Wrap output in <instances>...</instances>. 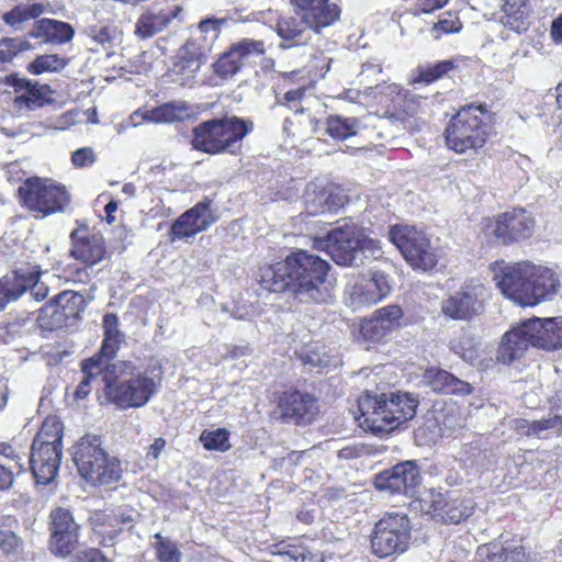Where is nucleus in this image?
<instances>
[{
  "mask_svg": "<svg viewBox=\"0 0 562 562\" xmlns=\"http://www.w3.org/2000/svg\"><path fill=\"white\" fill-rule=\"evenodd\" d=\"M186 0H161L146 7L135 23V35L147 40L181 22Z\"/></svg>",
  "mask_w": 562,
  "mask_h": 562,
  "instance_id": "15",
  "label": "nucleus"
},
{
  "mask_svg": "<svg viewBox=\"0 0 562 562\" xmlns=\"http://www.w3.org/2000/svg\"><path fill=\"white\" fill-rule=\"evenodd\" d=\"M104 338L100 352L94 357H102V361L108 363L120 348L123 341V334L119 329V318L115 314L109 313L103 317Z\"/></svg>",
  "mask_w": 562,
  "mask_h": 562,
  "instance_id": "35",
  "label": "nucleus"
},
{
  "mask_svg": "<svg viewBox=\"0 0 562 562\" xmlns=\"http://www.w3.org/2000/svg\"><path fill=\"white\" fill-rule=\"evenodd\" d=\"M423 382L435 392L464 395L471 393L472 390L468 382L459 380L451 373L438 368L427 369L424 372Z\"/></svg>",
  "mask_w": 562,
  "mask_h": 562,
  "instance_id": "31",
  "label": "nucleus"
},
{
  "mask_svg": "<svg viewBox=\"0 0 562 562\" xmlns=\"http://www.w3.org/2000/svg\"><path fill=\"white\" fill-rule=\"evenodd\" d=\"M486 296V288L481 282H468L460 291L445 299L441 312L452 319H469L477 314Z\"/></svg>",
  "mask_w": 562,
  "mask_h": 562,
  "instance_id": "18",
  "label": "nucleus"
},
{
  "mask_svg": "<svg viewBox=\"0 0 562 562\" xmlns=\"http://www.w3.org/2000/svg\"><path fill=\"white\" fill-rule=\"evenodd\" d=\"M9 83L14 88V108L19 111L35 110L50 101V89L45 85L32 83L30 80L11 76Z\"/></svg>",
  "mask_w": 562,
  "mask_h": 562,
  "instance_id": "24",
  "label": "nucleus"
},
{
  "mask_svg": "<svg viewBox=\"0 0 562 562\" xmlns=\"http://www.w3.org/2000/svg\"><path fill=\"white\" fill-rule=\"evenodd\" d=\"M418 401L409 393H392L389 397L366 395L359 400V425L373 434L389 432L416 414Z\"/></svg>",
  "mask_w": 562,
  "mask_h": 562,
  "instance_id": "5",
  "label": "nucleus"
},
{
  "mask_svg": "<svg viewBox=\"0 0 562 562\" xmlns=\"http://www.w3.org/2000/svg\"><path fill=\"white\" fill-rule=\"evenodd\" d=\"M389 238L414 270L428 272L438 266L439 249L414 226L394 225L390 228Z\"/></svg>",
  "mask_w": 562,
  "mask_h": 562,
  "instance_id": "9",
  "label": "nucleus"
},
{
  "mask_svg": "<svg viewBox=\"0 0 562 562\" xmlns=\"http://www.w3.org/2000/svg\"><path fill=\"white\" fill-rule=\"evenodd\" d=\"M359 239L361 263L363 262V258L379 259L380 257H382L383 251L381 249L380 243L367 236L361 227Z\"/></svg>",
  "mask_w": 562,
  "mask_h": 562,
  "instance_id": "54",
  "label": "nucleus"
},
{
  "mask_svg": "<svg viewBox=\"0 0 562 562\" xmlns=\"http://www.w3.org/2000/svg\"><path fill=\"white\" fill-rule=\"evenodd\" d=\"M3 21L11 25V26H18L22 24L23 22L27 21L25 15V10L22 4L14 7L11 11L5 12L3 14Z\"/></svg>",
  "mask_w": 562,
  "mask_h": 562,
  "instance_id": "59",
  "label": "nucleus"
},
{
  "mask_svg": "<svg viewBox=\"0 0 562 562\" xmlns=\"http://www.w3.org/2000/svg\"><path fill=\"white\" fill-rule=\"evenodd\" d=\"M360 227L355 223L330 229L323 237H315L314 248L326 251L339 266H358L361 263L359 239Z\"/></svg>",
  "mask_w": 562,
  "mask_h": 562,
  "instance_id": "13",
  "label": "nucleus"
},
{
  "mask_svg": "<svg viewBox=\"0 0 562 562\" xmlns=\"http://www.w3.org/2000/svg\"><path fill=\"white\" fill-rule=\"evenodd\" d=\"M72 460L80 476L92 485L116 483L122 476L120 461L104 450L98 436L81 437L72 447Z\"/></svg>",
  "mask_w": 562,
  "mask_h": 562,
  "instance_id": "6",
  "label": "nucleus"
},
{
  "mask_svg": "<svg viewBox=\"0 0 562 562\" xmlns=\"http://www.w3.org/2000/svg\"><path fill=\"white\" fill-rule=\"evenodd\" d=\"M404 312L400 305L390 304L375 310L361 322L360 333L370 341H381L403 326Z\"/></svg>",
  "mask_w": 562,
  "mask_h": 562,
  "instance_id": "20",
  "label": "nucleus"
},
{
  "mask_svg": "<svg viewBox=\"0 0 562 562\" xmlns=\"http://www.w3.org/2000/svg\"><path fill=\"white\" fill-rule=\"evenodd\" d=\"M32 281L29 267L20 268L0 278V312L8 303L18 300L27 290V283Z\"/></svg>",
  "mask_w": 562,
  "mask_h": 562,
  "instance_id": "32",
  "label": "nucleus"
},
{
  "mask_svg": "<svg viewBox=\"0 0 562 562\" xmlns=\"http://www.w3.org/2000/svg\"><path fill=\"white\" fill-rule=\"evenodd\" d=\"M252 127L251 121L236 116L210 120L194 127L192 146L207 154L235 153Z\"/></svg>",
  "mask_w": 562,
  "mask_h": 562,
  "instance_id": "7",
  "label": "nucleus"
},
{
  "mask_svg": "<svg viewBox=\"0 0 562 562\" xmlns=\"http://www.w3.org/2000/svg\"><path fill=\"white\" fill-rule=\"evenodd\" d=\"M67 319L65 312H63L55 302L43 306L37 316L40 327L46 330H54L63 327Z\"/></svg>",
  "mask_w": 562,
  "mask_h": 562,
  "instance_id": "42",
  "label": "nucleus"
},
{
  "mask_svg": "<svg viewBox=\"0 0 562 562\" xmlns=\"http://www.w3.org/2000/svg\"><path fill=\"white\" fill-rule=\"evenodd\" d=\"M491 133L486 113L481 106L461 109L449 122L445 138L449 149L457 154L477 151Z\"/></svg>",
  "mask_w": 562,
  "mask_h": 562,
  "instance_id": "8",
  "label": "nucleus"
},
{
  "mask_svg": "<svg viewBox=\"0 0 562 562\" xmlns=\"http://www.w3.org/2000/svg\"><path fill=\"white\" fill-rule=\"evenodd\" d=\"M480 560L486 562H529L530 555L521 543L501 548L497 543H488L477 549Z\"/></svg>",
  "mask_w": 562,
  "mask_h": 562,
  "instance_id": "33",
  "label": "nucleus"
},
{
  "mask_svg": "<svg viewBox=\"0 0 562 562\" xmlns=\"http://www.w3.org/2000/svg\"><path fill=\"white\" fill-rule=\"evenodd\" d=\"M71 256L86 265L93 266L101 261L105 254L101 235L89 233L87 227L77 228L71 233Z\"/></svg>",
  "mask_w": 562,
  "mask_h": 562,
  "instance_id": "26",
  "label": "nucleus"
},
{
  "mask_svg": "<svg viewBox=\"0 0 562 562\" xmlns=\"http://www.w3.org/2000/svg\"><path fill=\"white\" fill-rule=\"evenodd\" d=\"M66 66V60L57 54L37 56L29 66V72L42 75L44 72L58 71Z\"/></svg>",
  "mask_w": 562,
  "mask_h": 562,
  "instance_id": "48",
  "label": "nucleus"
},
{
  "mask_svg": "<svg viewBox=\"0 0 562 562\" xmlns=\"http://www.w3.org/2000/svg\"><path fill=\"white\" fill-rule=\"evenodd\" d=\"M496 288L507 300L522 307L552 301L559 293V276L549 267L529 260L491 265Z\"/></svg>",
  "mask_w": 562,
  "mask_h": 562,
  "instance_id": "1",
  "label": "nucleus"
},
{
  "mask_svg": "<svg viewBox=\"0 0 562 562\" xmlns=\"http://www.w3.org/2000/svg\"><path fill=\"white\" fill-rule=\"evenodd\" d=\"M420 482V474L413 461H406L385 470L374 477V486L389 494L413 495Z\"/></svg>",
  "mask_w": 562,
  "mask_h": 562,
  "instance_id": "19",
  "label": "nucleus"
},
{
  "mask_svg": "<svg viewBox=\"0 0 562 562\" xmlns=\"http://www.w3.org/2000/svg\"><path fill=\"white\" fill-rule=\"evenodd\" d=\"M283 562H314L313 555L303 547H283Z\"/></svg>",
  "mask_w": 562,
  "mask_h": 562,
  "instance_id": "57",
  "label": "nucleus"
},
{
  "mask_svg": "<svg viewBox=\"0 0 562 562\" xmlns=\"http://www.w3.org/2000/svg\"><path fill=\"white\" fill-rule=\"evenodd\" d=\"M535 228V220L524 209H514L497 216L487 225V233L502 244H512L529 238Z\"/></svg>",
  "mask_w": 562,
  "mask_h": 562,
  "instance_id": "16",
  "label": "nucleus"
},
{
  "mask_svg": "<svg viewBox=\"0 0 562 562\" xmlns=\"http://www.w3.org/2000/svg\"><path fill=\"white\" fill-rule=\"evenodd\" d=\"M49 518V550L56 557L65 559L77 548L80 525L68 509L61 507L52 510Z\"/></svg>",
  "mask_w": 562,
  "mask_h": 562,
  "instance_id": "17",
  "label": "nucleus"
},
{
  "mask_svg": "<svg viewBox=\"0 0 562 562\" xmlns=\"http://www.w3.org/2000/svg\"><path fill=\"white\" fill-rule=\"evenodd\" d=\"M550 34L555 43H562V14L552 21Z\"/></svg>",
  "mask_w": 562,
  "mask_h": 562,
  "instance_id": "64",
  "label": "nucleus"
},
{
  "mask_svg": "<svg viewBox=\"0 0 562 562\" xmlns=\"http://www.w3.org/2000/svg\"><path fill=\"white\" fill-rule=\"evenodd\" d=\"M411 530V521L406 514H385L375 524L371 537L373 553L380 558L403 553L408 548Z\"/></svg>",
  "mask_w": 562,
  "mask_h": 562,
  "instance_id": "12",
  "label": "nucleus"
},
{
  "mask_svg": "<svg viewBox=\"0 0 562 562\" xmlns=\"http://www.w3.org/2000/svg\"><path fill=\"white\" fill-rule=\"evenodd\" d=\"M0 454L8 461L7 464L13 467L14 471H21L22 465L20 463V457L12 446L8 443H0Z\"/></svg>",
  "mask_w": 562,
  "mask_h": 562,
  "instance_id": "60",
  "label": "nucleus"
},
{
  "mask_svg": "<svg viewBox=\"0 0 562 562\" xmlns=\"http://www.w3.org/2000/svg\"><path fill=\"white\" fill-rule=\"evenodd\" d=\"M14 469L10 464L0 462V491L9 488L13 483Z\"/></svg>",
  "mask_w": 562,
  "mask_h": 562,
  "instance_id": "62",
  "label": "nucleus"
},
{
  "mask_svg": "<svg viewBox=\"0 0 562 562\" xmlns=\"http://www.w3.org/2000/svg\"><path fill=\"white\" fill-rule=\"evenodd\" d=\"M474 508L472 499H462L453 494L429 493L427 513L432 518L450 524H459L471 516Z\"/></svg>",
  "mask_w": 562,
  "mask_h": 562,
  "instance_id": "21",
  "label": "nucleus"
},
{
  "mask_svg": "<svg viewBox=\"0 0 562 562\" xmlns=\"http://www.w3.org/2000/svg\"><path fill=\"white\" fill-rule=\"evenodd\" d=\"M348 202L345 190L336 184H327L317 190L316 184L307 189L306 207L310 214L336 212Z\"/></svg>",
  "mask_w": 562,
  "mask_h": 562,
  "instance_id": "25",
  "label": "nucleus"
},
{
  "mask_svg": "<svg viewBox=\"0 0 562 562\" xmlns=\"http://www.w3.org/2000/svg\"><path fill=\"white\" fill-rule=\"evenodd\" d=\"M531 7L527 0H504L501 23L508 30L521 34L529 29Z\"/></svg>",
  "mask_w": 562,
  "mask_h": 562,
  "instance_id": "30",
  "label": "nucleus"
},
{
  "mask_svg": "<svg viewBox=\"0 0 562 562\" xmlns=\"http://www.w3.org/2000/svg\"><path fill=\"white\" fill-rule=\"evenodd\" d=\"M260 283L270 292H279L281 288L280 276L278 268L272 265H265L260 268Z\"/></svg>",
  "mask_w": 562,
  "mask_h": 562,
  "instance_id": "55",
  "label": "nucleus"
},
{
  "mask_svg": "<svg viewBox=\"0 0 562 562\" xmlns=\"http://www.w3.org/2000/svg\"><path fill=\"white\" fill-rule=\"evenodd\" d=\"M195 114L192 105L184 101H172L148 110L144 115L150 123H175L188 120Z\"/></svg>",
  "mask_w": 562,
  "mask_h": 562,
  "instance_id": "34",
  "label": "nucleus"
},
{
  "mask_svg": "<svg viewBox=\"0 0 562 562\" xmlns=\"http://www.w3.org/2000/svg\"><path fill=\"white\" fill-rule=\"evenodd\" d=\"M391 292L387 276L381 271L351 277L345 285V303L352 310L381 302Z\"/></svg>",
  "mask_w": 562,
  "mask_h": 562,
  "instance_id": "14",
  "label": "nucleus"
},
{
  "mask_svg": "<svg viewBox=\"0 0 562 562\" xmlns=\"http://www.w3.org/2000/svg\"><path fill=\"white\" fill-rule=\"evenodd\" d=\"M231 46L243 65L251 61L255 57L262 56L266 52L263 42L252 38H243Z\"/></svg>",
  "mask_w": 562,
  "mask_h": 562,
  "instance_id": "43",
  "label": "nucleus"
},
{
  "mask_svg": "<svg viewBox=\"0 0 562 562\" xmlns=\"http://www.w3.org/2000/svg\"><path fill=\"white\" fill-rule=\"evenodd\" d=\"M199 440L204 449L209 451L225 452L231 449L229 432L225 428H217L214 430H203Z\"/></svg>",
  "mask_w": 562,
  "mask_h": 562,
  "instance_id": "41",
  "label": "nucleus"
},
{
  "mask_svg": "<svg viewBox=\"0 0 562 562\" xmlns=\"http://www.w3.org/2000/svg\"><path fill=\"white\" fill-rule=\"evenodd\" d=\"M555 350L562 346V317L531 318L505 333L497 350V361L510 364L529 346Z\"/></svg>",
  "mask_w": 562,
  "mask_h": 562,
  "instance_id": "4",
  "label": "nucleus"
},
{
  "mask_svg": "<svg viewBox=\"0 0 562 562\" xmlns=\"http://www.w3.org/2000/svg\"><path fill=\"white\" fill-rule=\"evenodd\" d=\"M456 67L453 60H442L434 65L420 66L417 69V76L414 82L431 83Z\"/></svg>",
  "mask_w": 562,
  "mask_h": 562,
  "instance_id": "44",
  "label": "nucleus"
},
{
  "mask_svg": "<svg viewBox=\"0 0 562 562\" xmlns=\"http://www.w3.org/2000/svg\"><path fill=\"white\" fill-rule=\"evenodd\" d=\"M29 274L32 276L33 281L27 283V290L35 301H43L48 294V288L44 282H40V271L36 267H29Z\"/></svg>",
  "mask_w": 562,
  "mask_h": 562,
  "instance_id": "56",
  "label": "nucleus"
},
{
  "mask_svg": "<svg viewBox=\"0 0 562 562\" xmlns=\"http://www.w3.org/2000/svg\"><path fill=\"white\" fill-rule=\"evenodd\" d=\"M104 395L121 409L139 408L158 392L161 379L133 361H117L106 367L102 376Z\"/></svg>",
  "mask_w": 562,
  "mask_h": 562,
  "instance_id": "2",
  "label": "nucleus"
},
{
  "mask_svg": "<svg viewBox=\"0 0 562 562\" xmlns=\"http://www.w3.org/2000/svg\"><path fill=\"white\" fill-rule=\"evenodd\" d=\"M359 122L353 117L330 116L327 120V132L336 139H346L357 134Z\"/></svg>",
  "mask_w": 562,
  "mask_h": 562,
  "instance_id": "39",
  "label": "nucleus"
},
{
  "mask_svg": "<svg viewBox=\"0 0 562 562\" xmlns=\"http://www.w3.org/2000/svg\"><path fill=\"white\" fill-rule=\"evenodd\" d=\"M63 452L54 448L43 449L32 447L30 465L38 484H48L57 475Z\"/></svg>",
  "mask_w": 562,
  "mask_h": 562,
  "instance_id": "28",
  "label": "nucleus"
},
{
  "mask_svg": "<svg viewBox=\"0 0 562 562\" xmlns=\"http://www.w3.org/2000/svg\"><path fill=\"white\" fill-rule=\"evenodd\" d=\"M25 10V15L27 20L36 19L40 15L49 12V5L45 3H26L22 4Z\"/></svg>",
  "mask_w": 562,
  "mask_h": 562,
  "instance_id": "63",
  "label": "nucleus"
},
{
  "mask_svg": "<svg viewBox=\"0 0 562 562\" xmlns=\"http://www.w3.org/2000/svg\"><path fill=\"white\" fill-rule=\"evenodd\" d=\"M224 24V19L209 18L202 20L198 24V32L194 34V36L201 37L205 42L209 41V45L212 47L214 42L218 37L222 26Z\"/></svg>",
  "mask_w": 562,
  "mask_h": 562,
  "instance_id": "51",
  "label": "nucleus"
},
{
  "mask_svg": "<svg viewBox=\"0 0 562 562\" xmlns=\"http://www.w3.org/2000/svg\"><path fill=\"white\" fill-rule=\"evenodd\" d=\"M290 4L300 19L286 21V27H283V42L295 38L305 27L319 32L334 24L340 16L339 7L330 0H290ZM286 46L283 43V48Z\"/></svg>",
  "mask_w": 562,
  "mask_h": 562,
  "instance_id": "10",
  "label": "nucleus"
},
{
  "mask_svg": "<svg viewBox=\"0 0 562 562\" xmlns=\"http://www.w3.org/2000/svg\"><path fill=\"white\" fill-rule=\"evenodd\" d=\"M211 49L209 41L205 42L201 37L192 35L179 49L173 61L172 71L186 78H191L205 64Z\"/></svg>",
  "mask_w": 562,
  "mask_h": 562,
  "instance_id": "22",
  "label": "nucleus"
},
{
  "mask_svg": "<svg viewBox=\"0 0 562 562\" xmlns=\"http://www.w3.org/2000/svg\"><path fill=\"white\" fill-rule=\"evenodd\" d=\"M19 195L30 211L43 216L64 212L70 202L65 187L50 179H27L19 188Z\"/></svg>",
  "mask_w": 562,
  "mask_h": 562,
  "instance_id": "11",
  "label": "nucleus"
},
{
  "mask_svg": "<svg viewBox=\"0 0 562 562\" xmlns=\"http://www.w3.org/2000/svg\"><path fill=\"white\" fill-rule=\"evenodd\" d=\"M97 519L98 521L102 520V522L95 524L94 531L103 538V542H105L106 539L112 541L121 531L120 525L131 521L130 517H119L116 515H102Z\"/></svg>",
  "mask_w": 562,
  "mask_h": 562,
  "instance_id": "45",
  "label": "nucleus"
},
{
  "mask_svg": "<svg viewBox=\"0 0 562 562\" xmlns=\"http://www.w3.org/2000/svg\"><path fill=\"white\" fill-rule=\"evenodd\" d=\"M97 160V155L92 147H81L71 155V162L77 168L92 166Z\"/></svg>",
  "mask_w": 562,
  "mask_h": 562,
  "instance_id": "58",
  "label": "nucleus"
},
{
  "mask_svg": "<svg viewBox=\"0 0 562 562\" xmlns=\"http://www.w3.org/2000/svg\"><path fill=\"white\" fill-rule=\"evenodd\" d=\"M154 538L156 540L154 543V549L158 562L181 561L182 553L173 541L162 537L159 532L155 533Z\"/></svg>",
  "mask_w": 562,
  "mask_h": 562,
  "instance_id": "46",
  "label": "nucleus"
},
{
  "mask_svg": "<svg viewBox=\"0 0 562 562\" xmlns=\"http://www.w3.org/2000/svg\"><path fill=\"white\" fill-rule=\"evenodd\" d=\"M329 265L318 256L297 250L283 260V294L301 303L324 302L328 295L322 289Z\"/></svg>",
  "mask_w": 562,
  "mask_h": 562,
  "instance_id": "3",
  "label": "nucleus"
},
{
  "mask_svg": "<svg viewBox=\"0 0 562 562\" xmlns=\"http://www.w3.org/2000/svg\"><path fill=\"white\" fill-rule=\"evenodd\" d=\"M462 27L459 19L452 14L447 13L446 18L440 19L431 29L434 38L439 40L442 34L458 33Z\"/></svg>",
  "mask_w": 562,
  "mask_h": 562,
  "instance_id": "53",
  "label": "nucleus"
},
{
  "mask_svg": "<svg viewBox=\"0 0 562 562\" xmlns=\"http://www.w3.org/2000/svg\"><path fill=\"white\" fill-rule=\"evenodd\" d=\"M451 350L468 362H473L479 356L476 342L468 334H462L458 339H453Z\"/></svg>",
  "mask_w": 562,
  "mask_h": 562,
  "instance_id": "50",
  "label": "nucleus"
},
{
  "mask_svg": "<svg viewBox=\"0 0 562 562\" xmlns=\"http://www.w3.org/2000/svg\"><path fill=\"white\" fill-rule=\"evenodd\" d=\"M71 562H110L99 550L89 549L76 554Z\"/></svg>",
  "mask_w": 562,
  "mask_h": 562,
  "instance_id": "61",
  "label": "nucleus"
},
{
  "mask_svg": "<svg viewBox=\"0 0 562 562\" xmlns=\"http://www.w3.org/2000/svg\"><path fill=\"white\" fill-rule=\"evenodd\" d=\"M22 551V540L11 530H0V553L18 555Z\"/></svg>",
  "mask_w": 562,
  "mask_h": 562,
  "instance_id": "52",
  "label": "nucleus"
},
{
  "mask_svg": "<svg viewBox=\"0 0 562 562\" xmlns=\"http://www.w3.org/2000/svg\"><path fill=\"white\" fill-rule=\"evenodd\" d=\"M61 437V423L57 417L49 416L43 422L38 434L33 440L32 447L43 449L54 448V450H60L63 452Z\"/></svg>",
  "mask_w": 562,
  "mask_h": 562,
  "instance_id": "36",
  "label": "nucleus"
},
{
  "mask_svg": "<svg viewBox=\"0 0 562 562\" xmlns=\"http://www.w3.org/2000/svg\"><path fill=\"white\" fill-rule=\"evenodd\" d=\"M74 35L75 30L70 24L53 19L38 20L30 31L31 37L55 45L70 42Z\"/></svg>",
  "mask_w": 562,
  "mask_h": 562,
  "instance_id": "29",
  "label": "nucleus"
},
{
  "mask_svg": "<svg viewBox=\"0 0 562 562\" xmlns=\"http://www.w3.org/2000/svg\"><path fill=\"white\" fill-rule=\"evenodd\" d=\"M317 414V401L311 394L296 391L283 396V418L295 424H310Z\"/></svg>",
  "mask_w": 562,
  "mask_h": 562,
  "instance_id": "27",
  "label": "nucleus"
},
{
  "mask_svg": "<svg viewBox=\"0 0 562 562\" xmlns=\"http://www.w3.org/2000/svg\"><path fill=\"white\" fill-rule=\"evenodd\" d=\"M54 302L65 312L67 318L78 317L86 308L83 295L75 291H64L59 293Z\"/></svg>",
  "mask_w": 562,
  "mask_h": 562,
  "instance_id": "40",
  "label": "nucleus"
},
{
  "mask_svg": "<svg viewBox=\"0 0 562 562\" xmlns=\"http://www.w3.org/2000/svg\"><path fill=\"white\" fill-rule=\"evenodd\" d=\"M214 221L209 203H198L172 224L170 238L176 240L192 237L207 229Z\"/></svg>",
  "mask_w": 562,
  "mask_h": 562,
  "instance_id": "23",
  "label": "nucleus"
},
{
  "mask_svg": "<svg viewBox=\"0 0 562 562\" xmlns=\"http://www.w3.org/2000/svg\"><path fill=\"white\" fill-rule=\"evenodd\" d=\"M562 432V417L559 415L550 416L541 420L531 423L528 429L529 435L546 438L552 435H560Z\"/></svg>",
  "mask_w": 562,
  "mask_h": 562,
  "instance_id": "49",
  "label": "nucleus"
},
{
  "mask_svg": "<svg viewBox=\"0 0 562 562\" xmlns=\"http://www.w3.org/2000/svg\"><path fill=\"white\" fill-rule=\"evenodd\" d=\"M243 64L239 58H237L236 54L232 46L225 53H223L218 59L213 64L214 72L221 78L227 79L236 75Z\"/></svg>",
  "mask_w": 562,
  "mask_h": 562,
  "instance_id": "47",
  "label": "nucleus"
},
{
  "mask_svg": "<svg viewBox=\"0 0 562 562\" xmlns=\"http://www.w3.org/2000/svg\"><path fill=\"white\" fill-rule=\"evenodd\" d=\"M109 363L102 361V357H91L82 362V380L78 384L75 391V397L77 400H83L90 394L92 387L91 382L98 378L101 373L106 372Z\"/></svg>",
  "mask_w": 562,
  "mask_h": 562,
  "instance_id": "37",
  "label": "nucleus"
},
{
  "mask_svg": "<svg viewBox=\"0 0 562 562\" xmlns=\"http://www.w3.org/2000/svg\"><path fill=\"white\" fill-rule=\"evenodd\" d=\"M294 353L300 357L304 364H310L313 368L325 369L337 362L324 346L304 345L301 348L295 346Z\"/></svg>",
  "mask_w": 562,
  "mask_h": 562,
  "instance_id": "38",
  "label": "nucleus"
}]
</instances>
